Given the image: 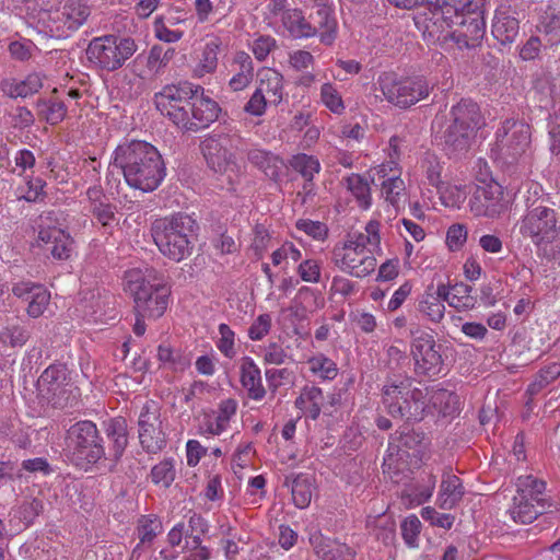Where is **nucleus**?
Segmentation results:
<instances>
[{"instance_id":"1","label":"nucleus","mask_w":560,"mask_h":560,"mask_svg":"<svg viewBox=\"0 0 560 560\" xmlns=\"http://www.w3.org/2000/svg\"><path fill=\"white\" fill-rule=\"evenodd\" d=\"M399 9L419 11L413 18L423 37L431 42L453 40L459 49L480 46L486 34V0H387Z\"/></svg>"},{"instance_id":"2","label":"nucleus","mask_w":560,"mask_h":560,"mask_svg":"<svg viewBox=\"0 0 560 560\" xmlns=\"http://www.w3.org/2000/svg\"><path fill=\"white\" fill-rule=\"evenodd\" d=\"M103 427L108 440L107 447L93 421L80 420L70 425L63 438L65 456L81 468L108 460L113 470L128 445V423L124 417H115L104 421Z\"/></svg>"},{"instance_id":"3","label":"nucleus","mask_w":560,"mask_h":560,"mask_svg":"<svg viewBox=\"0 0 560 560\" xmlns=\"http://www.w3.org/2000/svg\"><path fill=\"white\" fill-rule=\"evenodd\" d=\"M156 109L185 131H198L214 122L221 108L205 95L201 85L182 81L168 84L154 94Z\"/></svg>"},{"instance_id":"4","label":"nucleus","mask_w":560,"mask_h":560,"mask_svg":"<svg viewBox=\"0 0 560 560\" xmlns=\"http://www.w3.org/2000/svg\"><path fill=\"white\" fill-rule=\"evenodd\" d=\"M110 166L122 172L128 186L143 192L155 190L165 177V164L155 147L133 140L119 144Z\"/></svg>"},{"instance_id":"5","label":"nucleus","mask_w":560,"mask_h":560,"mask_svg":"<svg viewBox=\"0 0 560 560\" xmlns=\"http://www.w3.org/2000/svg\"><path fill=\"white\" fill-rule=\"evenodd\" d=\"M483 117L477 103L463 98L450 110V119L443 136V150L450 158L465 155L475 138L476 132L483 126Z\"/></svg>"},{"instance_id":"6","label":"nucleus","mask_w":560,"mask_h":560,"mask_svg":"<svg viewBox=\"0 0 560 560\" xmlns=\"http://www.w3.org/2000/svg\"><path fill=\"white\" fill-rule=\"evenodd\" d=\"M383 404L393 418L421 421L427 404L423 389L407 374L389 373L382 388Z\"/></svg>"},{"instance_id":"7","label":"nucleus","mask_w":560,"mask_h":560,"mask_svg":"<svg viewBox=\"0 0 560 560\" xmlns=\"http://www.w3.org/2000/svg\"><path fill=\"white\" fill-rule=\"evenodd\" d=\"M196 221L188 214L177 213L160 218L151 224V235L159 250L174 261L191 254Z\"/></svg>"},{"instance_id":"8","label":"nucleus","mask_w":560,"mask_h":560,"mask_svg":"<svg viewBox=\"0 0 560 560\" xmlns=\"http://www.w3.org/2000/svg\"><path fill=\"white\" fill-rule=\"evenodd\" d=\"M145 275L140 269H131L125 273V291L133 298L135 314L149 319L161 317L167 308L170 289L156 282L158 278L151 276L153 270Z\"/></svg>"},{"instance_id":"9","label":"nucleus","mask_w":560,"mask_h":560,"mask_svg":"<svg viewBox=\"0 0 560 560\" xmlns=\"http://www.w3.org/2000/svg\"><path fill=\"white\" fill-rule=\"evenodd\" d=\"M241 144L242 138L235 132H213L200 144L208 166L215 173L226 175L230 184L238 176L236 152Z\"/></svg>"},{"instance_id":"10","label":"nucleus","mask_w":560,"mask_h":560,"mask_svg":"<svg viewBox=\"0 0 560 560\" xmlns=\"http://www.w3.org/2000/svg\"><path fill=\"white\" fill-rule=\"evenodd\" d=\"M137 50L138 45L130 36L105 35L90 42L86 56L97 68L113 72L124 67Z\"/></svg>"},{"instance_id":"11","label":"nucleus","mask_w":560,"mask_h":560,"mask_svg":"<svg viewBox=\"0 0 560 560\" xmlns=\"http://www.w3.org/2000/svg\"><path fill=\"white\" fill-rule=\"evenodd\" d=\"M530 135V127L527 122L508 118L497 129L492 153L503 164L514 165L529 148Z\"/></svg>"},{"instance_id":"12","label":"nucleus","mask_w":560,"mask_h":560,"mask_svg":"<svg viewBox=\"0 0 560 560\" xmlns=\"http://www.w3.org/2000/svg\"><path fill=\"white\" fill-rule=\"evenodd\" d=\"M520 233L537 246L551 244L560 236L559 213L547 206H532L521 220Z\"/></svg>"},{"instance_id":"13","label":"nucleus","mask_w":560,"mask_h":560,"mask_svg":"<svg viewBox=\"0 0 560 560\" xmlns=\"http://www.w3.org/2000/svg\"><path fill=\"white\" fill-rule=\"evenodd\" d=\"M377 83L389 103L404 108L425 98L431 89L422 77L399 79L394 72L382 73Z\"/></svg>"},{"instance_id":"14","label":"nucleus","mask_w":560,"mask_h":560,"mask_svg":"<svg viewBox=\"0 0 560 560\" xmlns=\"http://www.w3.org/2000/svg\"><path fill=\"white\" fill-rule=\"evenodd\" d=\"M411 354L415 360V373L429 378L435 377L444 370L441 355L442 345H438L434 337L423 330L411 331Z\"/></svg>"},{"instance_id":"15","label":"nucleus","mask_w":560,"mask_h":560,"mask_svg":"<svg viewBox=\"0 0 560 560\" xmlns=\"http://www.w3.org/2000/svg\"><path fill=\"white\" fill-rule=\"evenodd\" d=\"M139 441L149 454H156L166 446V435L162 429L160 408L154 401H147L140 412Z\"/></svg>"},{"instance_id":"16","label":"nucleus","mask_w":560,"mask_h":560,"mask_svg":"<svg viewBox=\"0 0 560 560\" xmlns=\"http://www.w3.org/2000/svg\"><path fill=\"white\" fill-rule=\"evenodd\" d=\"M332 262L343 272L357 278L369 276L375 270L376 259L370 252L348 248L343 245L332 250Z\"/></svg>"},{"instance_id":"17","label":"nucleus","mask_w":560,"mask_h":560,"mask_svg":"<svg viewBox=\"0 0 560 560\" xmlns=\"http://www.w3.org/2000/svg\"><path fill=\"white\" fill-rule=\"evenodd\" d=\"M313 9L308 19L314 28V36L318 34L322 44L331 46L337 38V21L334 10L326 3V0H315Z\"/></svg>"},{"instance_id":"18","label":"nucleus","mask_w":560,"mask_h":560,"mask_svg":"<svg viewBox=\"0 0 560 560\" xmlns=\"http://www.w3.org/2000/svg\"><path fill=\"white\" fill-rule=\"evenodd\" d=\"M240 382L248 398L261 400L266 396L260 369L250 357H243L240 361Z\"/></svg>"},{"instance_id":"19","label":"nucleus","mask_w":560,"mask_h":560,"mask_svg":"<svg viewBox=\"0 0 560 560\" xmlns=\"http://www.w3.org/2000/svg\"><path fill=\"white\" fill-rule=\"evenodd\" d=\"M551 500L535 501L523 499L521 495L514 497L513 506L510 509V515L516 523L529 524L535 521L538 515L552 513Z\"/></svg>"},{"instance_id":"20","label":"nucleus","mask_w":560,"mask_h":560,"mask_svg":"<svg viewBox=\"0 0 560 560\" xmlns=\"http://www.w3.org/2000/svg\"><path fill=\"white\" fill-rule=\"evenodd\" d=\"M174 56V48H165L162 45H154L151 47L147 56L143 54L138 55L133 60V66L137 67L139 63H145V70L138 73L141 78H145L147 75H156L167 67Z\"/></svg>"},{"instance_id":"21","label":"nucleus","mask_w":560,"mask_h":560,"mask_svg":"<svg viewBox=\"0 0 560 560\" xmlns=\"http://www.w3.org/2000/svg\"><path fill=\"white\" fill-rule=\"evenodd\" d=\"M72 238L63 231L38 232L37 245L43 247L46 253H49L55 259L63 260L70 257L72 249Z\"/></svg>"},{"instance_id":"22","label":"nucleus","mask_w":560,"mask_h":560,"mask_svg":"<svg viewBox=\"0 0 560 560\" xmlns=\"http://www.w3.org/2000/svg\"><path fill=\"white\" fill-rule=\"evenodd\" d=\"M491 32L501 45H510L518 35L520 22L510 10L497 11Z\"/></svg>"},{"instance_id":"23","label":"nucleus","mask_w":560,"mask_h":560,"mask_svg":"<svg viewBox=\"0 0 560 560\" xmlns=\"http://www.w3.org/2000/svg\"><path fill=\"white\" fill-rule=\"evenodd\" d=\"M465 491L462 480L451 471L444 472L438 495V504L443 510H452L463 499Z\"/></svg>"},{"instance_id":"24","label":"nucleus","mask_w":560,"mask_h":560,"mask_svg":"<svg viewBox=\"0 0 560 560\" xmlns=\"http://www.w3.org/2000/svg\"><path fill=\"white\" fill-rule=\"evenodd\" d=\"M234 75L229 81V86L233 92H240L246 89L254 78V65L252 57L245 51H237L232 62Z\"/></svg>"},{"instance_id":"25","label":"nucleus","mask_w":560,"mask_h":560,"mask_svg":"<svg viewBox=\"0 0 560 560\" xmlns=\"http://www.w3.org/2000/svg\"><path fill=\"white\" fill-rule=\"evenodd\" d=\"M380 222L376 220L370 221L364 229V232H354L349 235V240L345 243L348 248H355L361 252H370L371 255L375 250H380L381 236H380Z\"/></svg>"},{"instance_id":"26","label":"nucleus","mask_w":560,"mask_h":560,"mask_svg":"<svg viewBox=\"0 0 560 560\" xmlns=\"http://www.w3.org/2000/svg\"><path fill=\"white\" fill-rule=\"evenodd\" d=\"M259 84L256 90H261L262 95H268L270 104L278 105L283 98V77L275 69H262L258 73Z\"/></svg>"},{"instance_id":"27","label":"nucleus","mask_w":560,"mask_h":560,"mask_svg":"<svg viewBox=\"0 0 560 560\" xmlns=\"http://www.w3.org/2000/svg\"><path fill=\"white\" fill-rule=\"evenodd\" d=\"M281 21L288 32L295 38L314 36V28L311 26L310 19L306 20L300 9L283 10Z\"/></svg>"},{"instance_id":"28","label":"nucleus","mask_w":560,"mask_h":560,"mask_svg":"<svg viewBox=\"0 0 560 560\" xmlns=\"http://www.w3.org/2000/svg\"><path fill=\"white\" fill-rule=\"evenodd\" d=\"M43 88L39 73H31L22 81L4 80L1 82L2 91L10 97H26L37 93Z\"/></svg>"},{"instance_id":"29","label":"nucleus","mask_w":560,"mask_h":560,"mask_svg":"<svg viewBox=\"0 0 560 560\" xmlns=\"http://www.w3.org/2000/svg\"><path fill=\"white\" fill-rule=\"evenodd\" d=\"M501 196V187L498 185L495 187L489 186L488 188L477 189L475 197L482 202V209L478 210V213L489 218L500 215L504 209Z\"/></svg>"},{"instance_id":"30","label":"nucleus","mask_w":560,"mask_h":560,"mask_svg":"<svg viewBox=\"0 0 560 560\" xmlns=\"http://www.w3.org/2000/svg\"><path fill=\"white\" fill-rule=\"evenodd\" d=\"M247 158L252 164L262 171L270 179L279 177L280 164L282 162L277 155L264 150L253 149L248 152Z\"/></svg>"},{"instance_id":"31","label":"nucleus","mask_w":560,"mask_h":560,"mask_svg":"<svg viewBox=\"0 0 560 560\" xmlns=\"http://www.w3.org/2000/svg\"><path fill=\"white\" fill-rule=\"evenodd\" d=\"M90 15V9L81 3L71 2L63 5L57 13V21L63 24L69 31L78 30Z\"/></svg>"},{"instance_id":"32","label":"nucleus","mask_w":560,"mask_h":560,"mask_svg":"<svg viewBox=\"0 0 560 560\" xmlns=\"http://www.w3.org/2000/svg\"><path fill=\"white\" fill-rule=\"evenodd\" d=\"M68 384V369L65 364H51L39 376L38 385L48 394H56Z\"/></svg>"},{"instance_id":"33","label":"nucleus","mask_w":560,"mask_h":560,"mask_svg":"<svg viewBox=\"0 0 560 560\" xmlns=\"http://www.w3.org/2000/svg\"><path fill=\"white\" fill-rule=\"evenodd\" d=\"M37 115L51 126L61 122L67 115V106L57 98L38 100L36 103Z\"/></svg>"},{"instance_id":"34","label":"nucleus","mask_w":560,"mask_h":560,"mask_svg":"<svg viewBox=\"0 0 560 560\" xmlns=\"http://www.w3.org/2000/svg\"><path fill=\"white\" fill-rule=\"evenodd\" d=\"M433 285H429L419 300L418 310L433 323H440L444 317L445 306L432 293Z\"/></svg>"},{"instance_id":"35","label":"nucleus","mask_w":560,"mask_h":560,"mask_svg":"<svg viewBox=\"0 0 560 560\" xmlns=\"http://www.w3.org/2000/svg\"><path fill=\"white\" fill-rule=\"evenodd\" d=\"M546 490L545 481L537 479L534 476H524L520 477L517 480V494L523 499H528L532 501L548 500L544 497V492Z\"/></svg>"},{"instance_id":"36","label":"nucleus","mask_w":560,"mask_h":560,"mask_svg":"<svg viewBox=\"0 0 560 560\" xmlns=\"http://www.w3.org/2000/svg\"><path fill=\"white\" fill-rule=\"evenodd\" d=\"M347 188L351 191L362 209L371 206V188L368 180L359 175L351 174L346 178Z\"/></svg>"},{"instance_id":"37","label":"nucleus","mask_w":560,"mask_h":560,"mask_svg":"<svg viewBox=\"0 0 560 560\" xmlns=\"http://www.w3.org/2000/svg\"><path fill=\"white\" fill-rule=\"evenodd\" d=\"M436 485V476L431 471H423L421 479L411 487L410 493L408 494L411 502H416L418 505L427 502L433 493Z\"/></svg>"},{"instance_id":"38","label":"nucleus","mask_w":560,"mask_h":560,"mask_svg":"<svg viewBox=\"0 0 560 560\" xmlns=\"http://www.w3.org/2000/svg\"><path fill=\"white\" fill-rule=\"evenodd\" d=\"M292 499L296 508L304 509L310 505L312 500V481L300 474L292 481Z\"/></svg>"},{"instance_id":"39","label":"nucleus","mask_w":560,"mask_h":560,"mask_svg":"<svg viewBox=\"0 0 560 560\" xmlns=\"http://www.w3.org/2000/svg\"><path fill=\"white\" fill-rule=\"evenodd\" d=\"M291 167L300 173L303 178L307 182H312L314 175L319 172L320 164L318 160L312 155L305 153H299L293 155L290 160Z\"/></svg>"},{"instance_id":"40","label":"nucleus","mask_w":560,"mask_h":560,"mask_svg":"<svg viewBox=\"0 0 560 560\" xmlns=\"http://www.w3.org/2000/svg\"><path fill=\"white\" fill-rule=\"evenodd\" d=\"M221 42L219 38L209 40L202 50V58L196 72L199 75L212 73L218 67V54L220 51Z\"/></svg>"},{"instance_id":"41","label":"nucleus","mask_w":560,"mask_h":560,"mask_svg":"<svg viewBox=\"0 0 560 560\" xmlns=\"http://www.w3.org/2000/svg\"><path fill=\"white\" fill-rule=\"evenodd\" d=\"M176 471L173 459H164L151 469V479L155 485L168 488L175 480Z\"/></svg>"},{"instance_id":"42","label":"nucleus","mask_w":560,"mask_h":560,"mask_svg":"<svg viewBox=\"0 0 560 560\" xmlns=\"http://www.w3.org/2000/svg\"><path fill=\"white\" fill-rule=\"evenodd\" d=\"M307 363L313 373L319 374L325 380H332L337 376L338 369L336 363L322 353L311 358Z\"/></svg>"},{"instance_id":"43","label":"nucleus","mask_w":560,"mask_h":560,"mask_svg":"<svg viewBox=\"0 0 560 560\" xmlns=\"http://www.w3.org/2000/svg\"><path fill=\"white\" fill-rule=\"evenodd\" d=\"M33 295L27 301L28 305L26 308L27 315L32 318H37L45 312L46 307L50 301V293L48 290L40 285L39 288L34 289Z\"/></svg>"},{"instance_id":"44","label":"nucleus","mask_w":560,"mask_h":560,"mask_svg":"<svg viewBox=\"0 0 560 560\" xmlns=\"http://www.w3.org/2000/svg\"><path fill=\"white\" fill-rule=\"evenodd\" d=\"M158 359L162 363L168 364L175 371H183L190 364L186 357L182 355L178 351L166 345L159 346Z\"/></svg>"},{"instance_id":"45","label":"nucleus","mask_w":560,"mask_h":560,"mask_svg":"<svg viewBox=\"0 0 560 560\" xmlns=\"http://www.w3.org/2000/svg\"><path fill=\"white\" fill-rule=\"evenodd\" d=\"M161 532L162 523L156 516H142L139 521L138 534L141 544L152 542Z\"/></svg>"},{"instance_id":"46","label":"nucleus","mask_w":560,"mask_h":560,"mask_svg":"<svg viewBox=\"0 0 560 560\" xmlns=\"http://www.w3.org/2000/svg\"><path fill=\"white\" fill-rule=\"evenodd\" d=\"M116 211V206L110 202H104L90 209L92 215L108 233H112L113 224L117 222Z\"/></svg>"},{"instance_id":"47","label":"nucleus","mask_w":560,"mask_h":560,"mask_svg":"<svg viewBox=\"0 0 560 560\" xmlns=\"http://www.w3.org/2000/svg\"><path fill=\"white\" fill-rule=\"evenodd\" d=\"M237 402L233 398L224 399L220 402L215 420V431L224 432L231 418L236 413Z\"/></svg>"},{"instance_id":"48","label":"nucleus","mask_w":560,"mask_h":560,"mask_svg":"<svg viewBox=\"0 0 560 560\" xmlns=\"http://www.w3.org/2000/svg\"><path fill=\"white\" fill-rule=\"evenodd\" d=\"M405 182L399 176H393L382 183V191L387 201L397 207L400 195L405 191Z\"/></svg>"},{"instance_id":"49","label":"nucleus","mask_w":560,"mask_h":560,"mask_svg":"<svg viewBox=\"0 0 560 560\" xmlns=\"http://www.w3.org/2000/svg\"><path fill=\"white\" fill-rule=\"evenodd\" d=\"M220 339L217 341L218 349L229 359L236 354L234 348V331L226 324L219 325Z\"/></svg>"},{"instance_id":"50","label":"nucleus","mask_w":560,"mask_h":560,"mask_svg":"<svg viewBox=\"0 0 560 560\" xmlns=\"http://www.w3.org/2000/svg\"><path fill=\"white\" fill-rule=\"evenodd\" d=\"M296 229L303 231L314 240L323 241L327 237L328 228L325 223L319 221H312L308 219H300L296 224Z\"/></svg>"},{"instance_id":"51","label":"nucleus","mask_w":560,"mask_h":560,"mask_svg":"<svg viewBox=\"0 0 560 560\" xmlns=\"http://www.w3.org/2000/svg\"><path fill=\"white\" fill-rule=\"evenodd\" d=\"M323 103L334 113H340L345 106L342 98L335 86L330 83H325L320 90Z\"/></svg>"},{"instance_id":"52","label":"nucleus","mask_w":560,"mask_h":560,"mask_svg":"<svg viewBox=\"0 0 560 560\" xmlns=\"http://www.w3.org/2000/svg\"><path fill=\"white\" fill-rule=\"evenodd\" d=\"M61 212L57 210L44 211L37 219L38 232L63 231L60 225Z\"/></svg>"},{"instance_id":"53","label":"nucleus","mask_w":560,"mask_h":560,"mask_svg":"<svg viewBox=\"0 0 560 560\" xmlns=\"http://www.w3.org/2000/svg\"><path fill=\"white\" fill-rule=\"evenodd\" d=\"M458 400V397L444 388L438 389L433 393L431 397V401L434 407H439V412L443 415H448L453 411L451 409V404L455 405Z\"/></svg>"},{"instance_id":"54","label":"nucleus","mask_w":560,"mask_h":560,"mask_svg":"<svg viewBox=\"0 0 560 560\" xmlns=\"http://www.w3.org/2000/svg\"><path fill=\"white\" fill-rule=\"evenodd\" d=\"M308 541L314 548L315 553L323 560H331L334 557H329L331 540L325 538L319 530L310 533Z\"/></svg>"},{"instance_id":"55","label":"nucleus","mask_w":560,"mask_h":560,"mask_svg":"<svg viewBox=\"0 0 560 560\" xmlns=\"http://www.w3.org/2000/svg\"><path fill=\"white\" fill-rule=\"evenodd\" d=\"M421 516L424 521L430 522L431 525L439 526L445 529H451L454 523V516L451 514H441L432 506H425L421 511Z\"/></svg>"},{"instance_id":"56","label":"nucleus","mask_w":560,"mask_h":560,"mask_svg":"<svg viewBox=\"0 0 560 560\" xmlns=\"http://www.w3.org/2000/svg\"><path fill=\"white\" fill-rule=\"evenodd\" d=\"M298 273L303 281L317 283L320 281V265L315 259H306L299 265Z\"/></svg>"},{"instance_id":"57","label":"nucleus","mask_w":560,"mask_h":560,"mask_svg":"<svg viewBox=\"0 0 560 560\" xmlns=\"http://www.w3.org/2000/svg\"><path fill=\"white\" fill-rule=\"evenodd\" d=\"M440 199L445 207L459 208L465 199V194L458 187L444 185L438 190Z\"/></svg>"},{"instance_id":"58","label":"nucleus","mask_w":560,"mask_h":560,"mask_svg":"<svg viewBox=\"0 0 560 560\" xmlns=\"http://www.w3.org/2000/svg\"><path fill=\"white\" fill-rule=\"evenodd\" d=\"M467 240V229L464 224H453L446 233V243L451 250H458Z\"/></svg>"},{"instance_id":"59","label":"nucleus","mask_w":560,"mask_h":560,"mask_svg":"<svg viewBox=\"0 0 560 560\" xmlns=\"http://www.w3.org/2000/svg\"><path fill=\"white\" fill-rule=\"evenodd\" d=\"M268 98L261 94V90H255L244 106V112L252 116H262L266 112Z\"/></svg>"},{"instance_id":"60","label":"nucleus","mask_w":560,"mask_h":560,"mask_svg":"<svg viewBox=\"0 0 560 560\" xmlns=\"http://www.w3.org/2000/svg\"><path fill=\"white\" fill-rule=\"evenodd\" d=\"M271 328V316L269 314L259 315L248 328V337L252 340H261Z\"/></svg>"},{"instance_id":"61","label":"nucleus","mask_w":560,"mask_h":560,"mask_svg":"<svg viewBox=\"0 0 560 560\" xmlns=\"http://www.w3.org/2000/svg\"><path fill=\"white\" fill-rule=\"evenodd\" d=\"M401 535L409 546H415L418 535L420 534L421 523L417 516L407 517L401 523Z\"/></svg>"},{"instance_id":"62","label":"nucleus","mask_w":560,"mask_h":560,"mask_svg":"<svg viewBox=\"0 0 560 560\" xmlns=\"http://www.w3.org/2000/svg\"><path fill=\"white\" fill-rule=\"evenodd\" d=\"M93 172L95 173V184L93 186H90L86 190V198L90 203L89 209L102 205L104 202H108L104 189L100 184L101 178L98 176L96 166H93Z\"/></svg>"},{"instance_id":"63","label":"nucleus","mask_w":560,"mask_h":560,"mask_svg":"<svg viewBox=\"0 0 560 560\" xmlns=\"http://www.w3.org/2000/svg\"><path fill=\"white\" fill-rule=\"evenodd\" d=\"M43 510L42 501L33 499L32 501L23 502L19 508V517L26 524L33 523L34 518L39 515Z\"/></svg>"},{"instance_id":"64","label":"nucleus","mask_w":560,"mask_h":560,"mask_svg":"<svg viewBox=\"0 0 560 560\" xmlns=\"http://www.w3.org/2000/svg\"><path fill=\"white\" fill-rule=\"evenodd\" d=\"M276 46V39L271 36H260L254 40L253 52L258 60L262 61Z\"/></svg>"}]
</instances>
